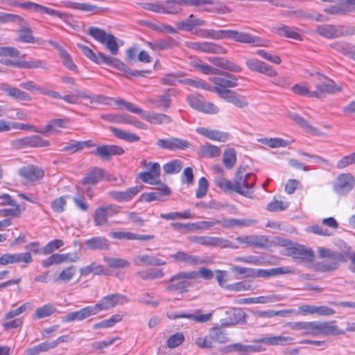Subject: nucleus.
Instances as JSON below:
<instances>
[{"mask_svg": "<svg viewBox=\"0 0 355 355\" xmlns=\"http://www.w3.org/2000/svg\"><path fill=\"white\" fill-rule=\"evenodd\" d=\"M224 39H232L234 42L248 44L257 47H268L270 46L268 40L248 33L239 32L235 30H218L217 40Z\"/></svg>", "mask_w": 355, "mask_h": 355, "instance_id": "1", "label": "nucleus"}, {"mask_svg": "<svg viewBox=\"0 0 355 355\" xmlns=\"http://www.w3.org/2000/svg\"><path fill=\"white\" fill-rule=\"evenodd\" d=\"M318 256L323 261L318 263V270L320 272H332L339 268L340 262H345L344 249L341 252H333L324 248H318Z\"/></svg>", "mask_w": 355, "mask_h": 355, "instance_id": "2", "label": "nucleus"}, {"mask_svg": "<svg viewBox=\"0 0 355 355\" xmlns=\"http://www.w3.org/2000/svg\"><path fill=\"white\" fill-rule=\"evenodd\" d=\"M198 277V273L195 270L179 272L173 275L168 280L164 282V288L170 292L187 293L191 286L189 280L196 279Z\"/></svg>", "mask_w": 355, "mask_h": 355, "instance_id": "3", "label": "nucleus"}, {"mask_svg": "<svg viewBox=\"0 0 355 355\" xmlns=\"http://www.w3.org/2000/svg\"><path fill=\"white\" fill-rule=\"evenodd\" d=\"M254 184L255 176L252 173H247L243 166L237 168L233 182L234 192L251 198Z\"/></svg>", "mask_w": 355, "mask_h": 355, "instance_id": "4", "label": "nucleus"}, {"mask_svg": "<svg viewBox=\"0 0 355 355\" xmlns=\"http://www.w3.org/2000/svg\"><path fill=\"white\" fill-rule=\"evenodd\" d=\"M87 33L94 40L105 45L112 55H116L119 53L118 39L114 35L107 33L105 30L94 26L88 28Z\"/></svg>", "mask_w": 355, "mask_h": 355, "instance_id": "5", "label": "nucleus"}, {"mask_svg": "<svg viewBox=\"0 0 355 355\" xmlns=\"http://www.w3.org/2000/svg\"><path fill=\"white\" fill-rule=\"evenodd\" d=\"M209 80L215 85L214 87L211 86V89H209V91L216 92L222 98L232 92L229 88L238 85L236 78L229 73H225L223 77H210Z\"/></svg>", "mask_w": 355, "mask_h": 355, "instance_id": "6", "label": "nucleus"}, {"mask_svg": "<svg viewBox=\"0 0 355 355\" xmlns=\"http://www.w3.org/2000/svg\"><path fill=\"white\" fill-rule=\"evenodd\" d=\"M313 80L315 83L316 89L312 91L311 97L320 98L324 97L327 94H334L342 90L340 86H337L333 80L320 73L315 74L313 76Z\"/></svg>", "mask_w": 355, "mask_h": 355, "instance_id": "7", "label": "nucleus"}, {"mask_svg": "<svg viewBox=\"0 0 355 355\" xmlns=\"http://www.w3.org/2000/svg\"><path fill=\"white\" fill-rule=\"evenodd\" d=\"M181 6L192 7H204L202 10L205 12L215 13H229L231 10L223 3L214 0H178Z\"/></svg>", "mask_w": 355, "mask_h": 355, "instance_id": "8", "label": "nucleus"}, {"mask_svg": "<svg viewBox=\"0 0 355 355\" xmlns=\"http://www.w3.org/2000/svg\"><path fill=\"white\" fill-rule=\"evenodd\" d=\"M128 302V298L122 294H111L103 297L93 306L96 314L101 311L109 310L117 304H123Z\"/></svg>", "mask_w": 355, "mask_h": 355, "instance_id": "9", "label": "nucleus"}, {"mask_svg": "<svg viewBox=\"0 0 355 355\" xmlns=\"http://www.w3.org/2000/svg\"><path fill=\"white\" fill-rule=\"evenodd\" d=\"M187 102L192 108L202 112L216 114L219 111L216 105L211 102L206 101L200 95H189Z\"/></svg>", "mask_w": 355, "mask_h": 355, "instance_id": "10", "label": "nucleus"}, {"mask_svg": "<svg viewBox=\"0 0 355 355\" xmlns=\"http://www.w3.org/2000/svg\"><path fill=\"white\" fill-rule=\"evenodd\" d=\"M121 207L117 205H109L101 206L94 212V223L96 226H102L107 223V217L119 213Z\"/></svg>", "mask_w": 355, "mask_h": 355, "instance_id": "11", "label": "nucleus"}, {"mask_svg": "<svg viewBox=\"0 0 355 355\" xmlns=\"http://www.w3.org/2000/svg\"><path fill=\"white\" fill-rule=\"evenodd\" d=\"M355 178L351 173L339 175L334 184V190L338 194H345L354 187Z\"/></svg>", "mask_w": 355, "mask_h": 355, "instance_id": "12", "label": "nucleus"}, {"mask_svg": "<svg viewBox=\"0 0 355 355\" xmlns=\"http://www.w3.org/2000/svg\"><path fill=\"white\" fill-rule=\"evenodd\" d=\"M187 47L200 51L204 53H218V54H225L227 53V50L223 47L222 46L208 42H186Z\"/></svg>", "mask_w": 355, "mask_h": 355, "instance_id": "13", "label": "nucleus"}, {"mask_svg": "<svg viewBox=\"0 0 355 355\" xmlns=\"http://www.w3.org/2000/svg\"><path fill=\"white\" fill-rule=\"evenodd\" d=\"M335 321H315L314 336H337L344 334L345 331L340 330L335 325Z\"/></svg>", "mask_w": 355, "mask_h": 355, "instance_id": "14", "label": "nucleus"}, {"mask_svg": "<svg viewBox=\"0 0 355 355\" xmlns=\"http://www.w3.org/2000/svg\"><path fill=\"white\" fill-rule=\"evenodd\" d=\"M173 259L179 263L189 266H197L201 264H207L211 262L209 258H202L199 256L193 255L184 251H178L175 254L171 255Z\"/></svg>", "mask_w": 355, "mask_h": 355, "instance_id": "15", "label": "nucleus"}, {"mask_svg": "<svg viewBox=\"0 0 355 355\" xmlns=\"http://www.w3.org/2000/svg\"><path fill=\"white\" fill-rule=\"evenodd\" d=\"M18 174L27 182H34L44 178V171L40 167L30 164L20 168Z\"/></svg>", "mask_w": 355, "mask_h": 355, "instance_id": "16", "label": "nucleus"}, {"mask_svg": "<svg viewBox=\"0 0 355 355\" xmlns=\"http://www.w3.org/2000/svg\"><path fill=\"white\" fill-rule=\"evenodd\" d=\"M245 64L252 71L262 73L269 77L277 76V72L271 66L258 59H248L245 62Z\"/></svg>", "mask_w": 355, "mask_h": 355, "instance_id": "17", "label": "nucleus"}, {"mask_svg": "<svg viewBox=\"0 0 355 355\" xmlns=\"http://www.w3.org/2000/svg\"><path fill=\"white\" fill-rule=\"evenodd\" d=\"M156 144L160 148L169 150H184L190 146L189 141L178 137L160 139L157 140Z\"/></svg>", "mask_w": 355, "mask_h": 355, "instance_id": "18", "label": "nucleus"}, {"mask_svg": "<svg viewBox=\"0 0 355 355\" xmlns=\"http://www.w3.org/2000/svg\"><path fill=\"white\" fill-rule=\"evenodd\" d=\"M143 188L142 185H137L128 188L125 191H111L108 195L118 202H128L137 196Z\"/></svg>", "mask_w": 355, "mask_h": 355, "instance_id": "19", "label": "nucleus"}, {"mask_svg": "<svg viewBox=\"0 0 355 355\" xmlns=\"http://www.w3.org/2000/svg\"><path fill=\"white\" fill-rule=\"evenodd\" d=\"M288 255L294 259L306 260L312 261L314 259V254L311 249L306 248L304 246L295 245L287 249Z\"/></svg>", "mask_w": 355, "mask_h": 355, "instance_id": "20", "label": "nucleus"}, {"mask_svg": "<svg viewBox=\"0 0 355 355\" xmlns=\"http://www.w3.org/2000/svg\"><path fill=\"white\" fill-rule=\"evenodd\" d=\"M124 153V150L119 146L103 145L98 146L92 154L96 155L103 159L108 160L113 155H120Z\"/></svg>", "mask_w": 355, "mask_h": 355, "instance_id": "21", "label": "nucleus"}, {"mask_svg": "<svg viewBox=\"0 0 355 355\" xmlns=\"http://www.w3.org/2000/svg\"><path fill=\"white\" fill-rule=\"evenodd\" d=\"M78 259L76 254L71 256L70 254H53L42 261L44 268H48L53 265H58L67 261L75 262Z\"/></svg>", "mask_w": 355, "mask_h": 355, "instance_id": "22", "label": "nucleus"}, {"mask_svg": "<svg viewBox=\"0 0 355 355\" xmlns=\"http://www.w3.org/2000/svg\"><path fill=\"white\" fill-rule=\"evenodd\" d=\"M261 351V347L252 345H243L241 343H234L225 346L223 348L222 352L224 353H230L236 352L241 355H250L253 352Z\"/></svg>", "mask_w": 355, "mask_h": 355, "instance_id": "23", "label": "nucleus"}, {"mask_svg": "<svg viewBox=\"0 0 355 355\" xmlns=\"http://www.w3.org/2000/svg\"><path fill=\"white\" fill-rule=\"evenodd\" d=\"M291 330L301 331L302 336H314L315 321L313 322H291L285 324Z\"/></svg>", "mask_w": 355, "mask_h": 355, "instance_id": "24", "label": "nucleus"}, {"mask_svg": "<svg viewBox=\"0 0 355 355\" xmlns=\"http://www.w3.org/2000/svg\"><path fill=\"white\" fill-rule=\"evenodd\" d=\"M206 21L200 18H197L194 15L191 14L187 19L183 21H177L175 25L178 31H186L192 32L197 26H202Z\"/></svg>", "mask_w": 355, "mask_h": 355, "instance_id": "25", "label": "nucleus"}, {"mask_svg": "<svg viewBox=\"0 0 355 355\" xmlns=\"http://www.w3.org/2000/svg\"><path fill=\"white\" fill-rule=\"evenodd\" d=\"M294 270L291 267H280L271 269H254V278H268L284 274H292Z\"/></svg>", "mask_w": 355, "mask_h": 355, "instance_id": "26", "label": "nucleus"}, {"mask_svg": "<svg viewBox=\"0 0 355 355\" xmlns=\"http://www.w3.org/2000/svg\"><path fill=\"white\" fill-rule=\"evenodd\" d=\"M0 89L4 92L10 98L17 101H30L31 97L26 92L19 89V88L11 87L6 83L0 85Z\"/></svg>", "mask_w": 355, "mask_h": 355, "instance_id": "27", "label": "nucleus"}, {"mask_svg": "<svg viewBox=\"0 0 355 355\" xmlns=\"http://www.w3.org/2000/svg\"><path fill=\"white\" fill-rule=\"evenodd\" d=\"M95 314L93 306H87L80 311L69 313L62 318V321L66 322H71L75 320L81 321Z\"/></svg>", "mask_w": 355, "mask_h": 355, "instance_id": "28", "label": "nucleus"}, {"mask_svg": "<svg viewBox=\"0 0 355 355\" xmlns=\"http://www.w3.org/2000/svg\"><path fill=\"white\" fill-rule=\"evenodd\" d=\"M78 46L82 50L83 54L95 63L98 64H105L107 65L109 62H107V60H110L111 55H106L102 52H98L96 54L90 48L86 46L83 44H78Z\"/></svg>", "mask_w": 355, "mask_h": 355, "instance_id": "29", "label": "nucleus"}, {"mask_svg": "<svg viewBox=\"0 0 355 355\" xmlns=\"http://www.w3.org/2000/svg\"><path fill=\"white\" fill-rule=\"evenodd\" d=\"M256 318H271L275 316H281L282 318H287L291 315H296L297 312L295 309H284L279 311H257L253 313Z\"/></svg>", "mask_w": 355, "mask_h": 355, "instance_id": "30", "label": "nucleus"}, {"mask_svg": "<svg viewBox=\"0 0 355 355\" xmlns=\"http://www.w3.org/2000/svg\"><path fill=\"white\" fill-rule=\"evenodd\" d=\"M236 240L239 243H245L250 247L264 248L268 243V239L264 236H237Z\"/></svg>", "mask_w": 355, "mask_h": 355, "instance_id": "31", "label": "nucleus"}, {"mask_svg": "<svg viewBox=\"0 0 355 355\" xmlns=\"http://www.w3.org/2000/svg\"><path fill=\"white\" fill-rule=\"evenodd\" d=\"M272 32L287 38L293 39L298 41L302 40V35L298 33L295 28L284 24L272 26Z\"/></svg>", "mask_w": 355, "mask_h": 355, "instance_id": "32", "label": "nucleus"}, {"mask_svg": "<svg viewBox=\"0 0 355 355\" xmlns=\"http://www.w3.org/2000/svg\"><path fill=\"white\" fill-rule=\"evenodd\" d=\"M133 262L136 266H161L166 263L165 261L148 254H141L137 256L133 259Z\"/></svg>", "mask_w": 355, "mask_h": 355, "instance_id": "33", "label": "nucleus"}, {"mask_svg": "<svg viewBox=\"0 0 355 355\" xmlns=\"http://www.w3.org/2000/svg\"><path fill=\"white\" fill-rule=\"evenodd\" d=\"M315 33L328 39L340 37V26L332 24L319 25L315 29Z\"/></svg>", "mask_w": 355, "mask_h": 355, "instance_id": "34", "label": "nucleus"}, {"mask_svg": "<svg viewBox=\"0 0 355 355\" xmlns=\"http://www.w3.org/2000/svg\"><path fill=\"white\" fill-rule=\"evenodd\" d=\"M294 341V338L291 336H285L282 335L266 336L257 340L258 343H263L268 345H291Z\"/></svg>", "mask_w": 355, "mask_h": 355, "instance_id": "35", "label": "nucleus"}, {"mask_svg": "<svg viewBox=\"0 0 355 355\" xmlns=\"http://www.w3.org/2000/svg\"><path fill=\"white\" fill-rule=\"evenodd\" d=\"M105 177V171L101 168H94L89 171L81 180L84 185L97 184Z\"/></svg>", "mask_w": 355, "mask_h": 355, "instance_id": "36", "label": "nucleus"}, {"mask_svg": "<svg viewBox=\"0 0 355 355\" xmlns=\"http://www.w3.org/2000/svg\"><path fill=\"white\" fill-rule=\"evenodd\" d=\"M143 119L155 125L168 124L172 122L170 116L162 113L146 112Z\"/></svg>", "mask_w": 355, "mask_h": 355, "instance_id": "37", "label": "nucleus"}, {"mask_svg": "<svg viewBox=\"0 0 355 355\" xmlns=\"http://www.w3.org/2000/svg\"><path fill=\"white\" fill-rule=\"evenodd\" d=\"M209 61L214 65L225 70L234 73H240L242 71V68L240 66L223 58L213 57L209 58Z\"/></svg>", "mask_w": 355, "mask_h": 355, "instance_id": "38", "label": "nucleus"}, {"mask_svg": "<svg viewBox=\"0 0 355 355\" xmlns=\"http://www.w3.org/2000/svg\"><path fill=\"white\" fill-rule=\"evenodd\" d=\"M198 133L204 137L214 141L224 142L228 139V134L222 132L215 130H209L206 128H198L196 129Z\"/></svg>", "mask_w": 355, "mask_h": 355, "instance_id": "39", "label": "nucleus"}, {"mask_svg": "<svg viewBox=\"0 0 355 355\" xmlns=\"http://www.w3.org/2000/svg\"><path fill=\"white\" fill-rule=\"evenodd\" d=\"M80 273L82 276H87L90 273H93L94 275H111L108 270L105 269L103 266L98 264L96 262H93L89 266L80 268Z\"/></svg>", "mask_w": 355, "mask_h": 355, "instance_id": "40", "label": "nucleus"}, {"mask_svg": "<svg viewBox=\"0 0 355 355\" xmlns=\"http://www.w3.org/2000/svg\"><path fill=\"white\" fill-rule=\"evenodd\" d=\"M178 43L173 38L159 39L153 42H148V46L153 51H161L177 46Z\"/></svg>", "mask_w": 355, "mask_h": 355, "instance_id": "41", "label": "nucleus"}, {"mask_svg": "<svg viewBox=\"0 0 355 355\" xmlns=\"http://www.w3.org/2000/svg\"><path fill=\"white\" fill-rule=\"evenodd\" d=\"M256 223L253 219H223L220 220V225L224 228H230L235 226L237 227H248Z\"/></svg>", "mask_w": 355, "mask_h": 355, "instance_id": "42", "label": "nucleus"}, {"mask_svg": "<svg viewBox=\"0 0 355 355\" xmlns=\"http://www.w3.org/2000/svg\"><path fill=\"white\" fill-rule=\"evenodd\" d=\"M164 273L162 269L148 268L147 270L138 271L135 276L143 280H154L162 278Z\"/></svg>", "mask_w": 355, "mask_h": 355, "instance_id": "43", "label": "nucleus"}, {"mask_svg": "<svg viewBox=\"0 0 355 355\" xmlns=\"http://www.w3.org/2000/svg\"><path fill=\"white\" fill-rule=\"evenodd\" d=\"M57 311L56 307L51 303L46 304L42 306L37 308L33 314V318L40 320L47 318L55 313Z\"/></svg>", "mask_w": 355, "mask_h": 355, "instance_id": "44", "label": "nucleus"}, {"mask_svg": "<svg viewBox=\"0 0 355 355\" xmlns=\"http://www.w3.org/2000/svg\"><path fill=\"white\" fill-rule=\"evenodd\" d=\"M87 248L92 250L108 249L107 240L103 237H94L85 241Z\"/></svg>", "mask_w": 355, "mask_h": 355, "instance_id": "45", "label": "nucleus"}, {"mask_svg": "<svg viewBox=\"0 0 355 355\" xmlns=\"http://www.w3.org/2000/svg\"><path fill=\"white\" fill-rule=\"evenodd\" d=\"M67 6L74 10H78L85 12H95L96 11H104L107 10V8H99L96 6L92 5L89 3H76L71 1L67 2Z\"/></svg>", "mask_w": 355, "mask_h": 355, "instance_id": "46", "label": "nucleus"}, {"mask_svg": "<svg viewBox=\"0 0 355 355\" xmlns=\"http://www.w3.org/2000/svg\"><path fill=\"white\" fill-rule=\"evenodd\" d=\"M150 103L155 107L166 110L171 104V96L168 93L158 96L157 98L149 100Z\"/></svg>", "mask_w": 355, "mask_h": 355, "instance_id": "47", "label": "nucleus"}, {"mask_svg": "<svg viewBox=\"0 0 355 355\" xmlns=\"http://www.w3.org/2000/svg\"><path fill=\"white\" fill-rule=\"evenodd\" d=\"M110 130L115 137L128 142L138 141L140 139V137L136 134L128 132L114 127H110Z\"/></svg>", "mask_w": 355, "mask_h": 355, "instance_id": "48", "label": "nucleus"}, {"mask_svg": "<svg viewBox=\"0 0 355 355\" xmlns=\"http://www.w3.org/2000/svg\"><path fill=\"white\" fill-rule=\"evenodd\" d=\"M226 101L233 103L236 107L239 108H245L248 106V102L245 98L243 96L238 95L235 92L232 91L224 98Z\"/></svg>", "mask_w": 355, "mask_h": 355, "instance_id": "49", "label": "nucleus"}, {"mask_svg": "<svg viewBox=\"0 0 355 355\" xmlns=\"http://www.w3.org/2000/svg\"><path fill=\"white\" fill-rule=\"evenodd\" d=\"M67 121L62 119H53L46 125L44 130L39 131V132L45 135L47 132H58V128H64L67 127Z\"/></svg>", "mask_w": 355, "mask_h": 355, "instance_id": "50", "label": "nucleus"}, {"mask_svg": "<svg viewBox=\"0 0 355 355\" xmlns=\"http://www.w3.org/2000/svg\"><path fill=\"white\" fill-rule=\"evenodd\" d=\"M18 41L24 43H35V39L32 35V31L26 23L21 24L19 31Z\"/></svg>", "mask_w": 355, "mask_h": 355, "instance_id": "51", "label": "nucleus"}, {"mask_svg": "<svg viewBox=\"0 0 355 355\" xmlns=\"http://www.w3.org/2000/svg\"><path fill=\"white\" fill-rule=\"evenodd\" d=\"M107 61L109 62L107 65L110 67H112L118 70L123 71V72L126 73L127 74H129L131 76L139 75V72H135V71H132L123 62H121L120 60H119L113 56H111L110 60H108Z\"/></svg>", "mask_w": 355, "mask_h": 355, "instance_id": "52", "label": "nucleus"}, {"mask_svg": "<svg viewBox=\"0 0 355 355\" xmlns=\"http://www.w3.org/2000/svg\"><path fill=\"white\" fill-rule=\"evenodd\" d=\"M103 260L110 268L115 269L126 268L130 266V263L125 259L105 257Z\"/></svg>", "mask_w": 355, "mask_h": 355, "instance_id": "53", "label": "nucleus"}, {"mask_svg": "<svg viewBox=\"0 0 355 355\" xmlns=\"http://www.w3.org/2000/svg\"><path fill=\"white\" fill-rule=\"evenodd\" d=\"M211 248H231V249H237L239 247L234 244L232 241L228 239L222 238V237H216L211 236Z\"/></svg>", "mask_w": 355, "mask_h": 355, "instance_id": "54", "label": "nucleus"}, {"mask_svg": "<svg viewBox=\"0 0 355 355\" xmlns=\"http://www.w3.org/2000/svg\"><path fill=\"white\" fill-rule=\"evenodd\" d=\"M236 162V151L234 148L225 150L223 157V163L227 169L232 168Z\"/></svg>", "mask_w": 355, "mask_h": 355, "instance_id": "55", "label": "nucleus"}, {"mask_svg": "<svg viewBox=\"0 0 355 355\" xmlns=\"http://www.w3.org/2000/svg\"><path fill=\"white\" fill-rule=\"evenodd\" d=\"M101 118L106 121L112 123H127L131 122L130 121V116L125 114H103L101 115Z\"/></svg>", "mask_w": 355, "mask_h": 355, "instance_id": "56", "label": "nucleus"}, {"mask_svg": "<svg viewBox=\"0 0 355 355\" xmlns=\"http://www.w3.org/2000/svg\"><path fill=\"white\" fill-rule=\"evenodd\" d=\"M10 264L24 263L26 264L30 263L33 261V258L30 252H26L20 254H10Z\"/></svg>", "mask_w": 355, "mask_h": 355, "instance_id": "57", "label": "nucleus"}, {"mask_svg": "<svg viewBox=\"0 0 355 355\" xmlns=\"http://www.w3.org/2000/svg\"><path fill=\"white\" fill-rule=\"evenodd\" d=\"M90 146H92V145L90 144V141H73L65 146L63 148L62 151H68L71 153H75L82 150L85 147Z\"/></svg>", "mask_w": 355, "mask_h": 355, "instance_id": "58", "label": "nucleus"}, {"mask_svg": "<svg viewBox=\"0 0 355 355\" xmlns=\"http://www.w3.org/2000/svg\"><path fill=\"white\" fill-rule=\"evenodd\" d=\"M183 167V162L180 159H174L163 166L164 173L166 174H173L179 173Z\"/></svg>", "mask_w": 355, "mask_h": 355, "instance_id": "59", "label": "nucleus"}, {"mask_svg": "<svg viewBox=\"0 0 355 355\" xmlns=\"http://www.w3.org/2000/svg\"><path fill=\"white\" fill-rule=\"evenodd\" d=\"M179 6L180 5L178 3V0H168L166 1L165 5H162L161 10L162 11L161 13L172 15L178 14L181 11V8Z\"/></svg>", "mask_w": 355, "mask_h": 355, "instance_id": "60", "label": "nucleus"}, {"mask_svg": "<svg viewBox=\"0 0 355 355\" xmlns=\"http://www.w3.org/2000/svg\"><path fill=\"white\" fill-rule=\"evenodd\" d=\"M324 11L329 15H336L347 12V8L345 7L343 0H340L324 8Z\"/></svg>", "mask_w": 355, "mask_h": 355, "instance_id": "61", "label": "nucleus"}, {"mask_svg": "<svg viewBox=\"0 0 355 355\" xmlns=\"http://www.w3.org/2000/svg\"><path fill=\"white\" fill-rule=\"evenodd\" d=\"M214 184L225 192L234 191L233 182L223 178V175L216 177Z\"/></svg>", "mask_w": 355, "mask_h": 355, "instance_id": "62", "label": "nucleus"}, {"mask_svg": "<svg viewBox=\"0 0 355 355\" xmlns=\"http://www.w3.org/2000/svg\"><path fill=\"white\" fill-rule=\"evenodd\" d=\"M192 66L205 74H219V70L207 64L202 63L201 60L193 61Z\"/></svg>", "mask_w": 355, "mask_h": 355, "instance_id": "63", "label": "nucleus"}, {"mask_svg": "<svg viewBox=\"0 0 355 355\" xmlns=\"http://www.w3.org/2000/svg\"><path fill=\"white\" fill-rule=\"evenodd\" d=\"M354 164H355V151L340 159L336 162V168L341 170Z\"/></svg>", "mask_w": 355, "mask_h": 355, "instance_id": "64", "label": "nucleus"}]
</instances>
